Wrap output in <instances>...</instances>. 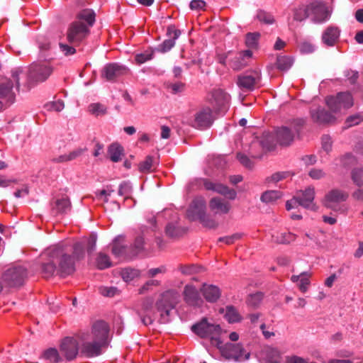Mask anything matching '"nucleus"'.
<instances>
[{"mask_svg":"<svg viewBox=\"0 0 363 363\" xmlns=\"http://www.w3.org/2000/svg\"><path fill=\"white\" fill-rule=\"evenodd\" d=\"M48 259L41 264V273L48 279L55 274L66 277L75 271V263L72 255L62 246L57 245L48 250Z\"/></svg>","mask_w":363,"mask_h":363,"instance_id":"obj_1","label":"nucleus"},{"mask_svg":"<svg viewBox=\"0 0 363 363\" xmlns=\"http://www.w3.org/2000/svg\"><path fill=\"white\" fill-rule=\"evenodd\" d=\"M96 14L92 9L81 10L76 19L70 23L66 30V39L69 44L79 45L90 34V28L96 21Z\"/></svg>","mask_w":363,"mask_h":363,"instance_id":"obj_2","label":"nucleus"},{"mask_svg":"<svg viewBox=\"0 0 363 363\" xmlns=\"http://www.w3.org/2000/svg\"><path fill=\"white\" fill-rule=\"evenodd\" d=\"M20 70L12 72L11 78L4 77L0 80V111L9 108L16 101V94L13 91L14 84L16 89H19Z\"/></svg>","mask_w":363,"mask_h":363,"instance_id":"obj_3","label":"nucleus"},{"mask_svg":"<svg viewBox=\"0 0 363 363\" xmlns=\"http://www.w3.org/2000/svg\"><path fill=\"white\" fill-rule=\"evenodd\" d=\"M191 330L201 338L210 339L211 343L217 347H219V345L222 343L220 339L222 331L220 325L210 323L206 318L193 325Z\"/></svg>","mask_w":363,"mask_h":363,"instance_id":"obj_4","label":"nucleus"},{"mask_svg":"<svg viewBox=\"0 0 363 363\" xmlns=\"http://www.w3.org/2000/svg\"><path fill=\"white\" fill-rule=\"evenodd\" d=\"M179 294L175 290H168L162 293L156 302V308L160 313V322H169L168 316L170 311L175 308L179 301Z\"/></svg>","mask_w":363,"mask_h":363,"instance_id":"obj_5","label":"nucleus"},{"mask_svg":"<svg viewBox=\"0 0 363 363\" xmlns=\"http://www.w3.org/2000/svg\"><path fill=\"white\" fill-rule=\"evenodd\" d=\"M28 277L26 268L23 266H12L8 268L2 274V281L8 287H20L25 283Z\"/></svg>","mask_w":363,"mask_h":363,"instance_id":"obj_6","label":"nucleus"},{"mask_svg":"<svg viewBox=\"0 0 363 363\" xmlns=\"http://www.w3.org/2000/svg\"><path fill=\"white\" fill-rule=\"evenodd\" d=\"M326 104L334 113H342L351 108L354 104L353 97L348 91L340 92L335 96L326 99Z\"/></svg>","mask_w":363,"mask_h":363,"instance_id":"obj_7","label":"nucleus"},{"mask_svg":"<svg viewBox=\"0 0 363 363\" xmlns=\"http://www.w3.org/2000/svg\"><path fill=\"white\" fill-rule=\"evenodd\" d=\"M347 198V193L335 189L325 194L323 203L328 208L336 212L344 213L346 211V208L342 203L345 201Z\"/></svg>","mask_w":363,"mask_h":363,"instance_id":"obj_8","label":"nucleus"},{"mask_svg":"<svg viewBox=\"0 0 363 363\" xmlns=\"http://www.w3.org/2000/svg\"><path fill=\"white\" fill-rule=\"evenodd\" d=\"M262 78L259 69L248 70L237 77L238 86L244 91H252L260 83Z\"/></svg>","mask_w":363,"mask_h":363,"instance_id":"obj_9","label":"nucleus"},{"mask_svg":"<svg viewBox=\"0 0 363 363\" xmlns=\"http://www.w3.org/2000/svg\"><path fill=\"white\" fill-rule=\"evenodd\" d=\"M213 122L212 110L209 107H203L197 111L189 124L194 128L203 130L209 128Z\"/></svg>","mask_w":363,"mask_h":363,"instance_id":"obj_10","label":"nucleus"},{"mask_svg":"<svg viewBox=\"0 0 363 363\" xmlns=\"http://www.w3.org/2000/svg\"><path fill=\"white\" fill-rule=\"evenodd\" d=\"M52 72V67L48 63H35L29 67L28 80L30 82H43L49 77Z\"/></svg>","mask_w":363,"mask_h":363,"instance_id":"obj_11","label":"nucleus"},{"mask_svg":"<svg viewBox=\"0 0 363 363\" xmlns=\"http://www.w3.org/2000/svg\"><path fill=\"white\" fill-rule=\"evenodd\" d=\"M220 350L221 354L227 359H233L239 361L244 355V359L250 358V353L245 352L242 345L240 343H226L224 346L221 347L220 345L218 347Z\"/></svg>","mask_w":363,"mask_h":363,"instance_id":"obj_12","label":"nucleus"},{"mask_svg":"<svg viewBox=\"0 0 363 363\" xmlns=\"http://www.w3.org/2000/svg\"><path fill=\"white\" fill-rule=\"evenodd\" d=\"M206 203L202 196L196 197L191 203L186 216L191 220H199L206 213Z\"/></svg>","mask_w":363,"mask_h":363,"instance_id":"obj_13","label":"nucleus"},{"mask_svg":"<svg viewBox=\"0 0 363 363\" xmlns=\"http://www.w3.org/2000/svg\"><path fill=\"white\" fill-rule=\"evenodd\" d=\"M308 6L309 16L314 23H323L329 18V11L323 3L315 1Z\"/></svg>","mask_w":363,"mask_h":363,"instance_id":"obj_14","label":"nucleus"},{"mask_svg":"<svg viewBox=\"0 0 363 363\" xmlns=\"http://www.w3.org/2000/svg\"><path fill=\"white\" fill-rule=\"evenodd\" d=\"M295 196L296 201H298V205L313 211H317L318 207L313 202L315 198V189L313 187L309 186L304 191H300Z\"/></svg>","mask_w":363,"mask_h":363,"instance_id":"obj_15","label":"nucleus"},{"mask_svg":"<svg viewBox=\"0 0 363 363\" xmlns=\"http://www.w3.org/2000/svg\"><path fill=\"white\" fill-rule=\"evenodd\" d=\"M60 352L67 360L71 361L76 358L79 353V344L73 337H65L60 345Z\"/></svg>","mask_w":363,"mask_h":363,"instance_id":"obj_16","label":"nucleus"},{"mask_svg":"<svg viewBox=\"0 0 363 363\" xmlns=\"http://www.w3.org/2000/svg\"><path fill=\"white\" fill-rule=\"evenodd\" d=\"M127 68L117 63H109L104 66L101 77L109 82L115 81L118 77L127 73Z\"/></svg>","mask_w":363,"mask_h":363,"instance_id":"obj_17","label":"nucleus"},{"mask_svg":"<svg viewBox=\"0 0 363 363\" xmlns=\"http://www.w3.org/2000/svg\"><path fill=\"white\" fill-rule=\"evenodd\" d=\"M96 340L84 342L80 346V354L86 358H93L102 354V349L106 347Z\"/></svg>","mask_w":363,"mask_h":363,"instance_id":"obj_18","label":"nucleus"},{"mask_svg":"<svg viewBox=\"0 0 363 363\" xmlns=\"http://www.w3.org/2000/svg\"><path fill=\"white\" fill-rule=\"evenodd\" d=\"M109 333V327L108 324L102 320L96 321L92 327V334L94 340H96L106 347L108 346V337Z\"/></svg>","mask_w":363,"mask_h":363,"instance_id":"obj_19","label":"nucleus"},{"mask_svg":"<svg viewBox=\"0 0 363 363\" xmlns=\"http://www.w3.org/2000/svg\"><path fill=\"white\" fill-rule=\"evenodd\" d=\"M310 116L313 122L319 124L329 123L334 120V117L320 106L311 107Z\"/></svg>","mask_w":363,"mask_h":363,"instance_id":"obj_20","label":"nucleus"},{"mask_svg":"<svg viewBox=\"0 0 363 363\" xmlns=\"http://www.w3.org/2000/svg\"><path fill=\"white\" fill-rule=\"evenodd\" d=\"M230 96L222 89H216L212 92V104L218 111L226 112Z\"/></svg>","mask_w":363,"mask_h":363,"instance_id":"obj_21","label":"nucleus"},{"mask_svg":"<svg viewBox=\"0 0 363 363\" xmlns=\"http://www.w3.org/2000/svg\"><path fill=\"white\" fill-rule=\"evenodd\" d=\"M184 300L189 306H197L203 301L199 293L193 285H186L183 291Z\"/></svg>","mask_w":363,"mask_h":363,"instance_id":"obj_22","label":"nucleus"},{"mask_svg":"<svg viewBox=\"0 0 363 363\" xmlns=\"http://www.w3.org/2000/svg\"><path fill=\"white\" fill-rule=\"evenodd\" d=\"M340 30L335 26H328L322 34V41L327 46H334L339 40Z\"/></svg>","mask_w":363,"mask_h":363,"instance_id":"obj_23","label":"nucleus"},{"mask_svg":"<svg viewBox=\"0 0 363 363\" xmlns=\"http://www.w3.org/2000/svg\"><path fill=\"white\" fill-rule=\"evenodd\" d=\"M252 51L247 50L238 53L231 60L230 67L234 70H240L248 64V60L252 57Z\"/></svg>","mask_w":363,"mask_h":363,"instance_id":"obj_24","label":"nucleus"},{"mask_svg":"<svg viewBox=\"0 0 363 363\" xmlns=\"http://www.w3.org/2000/svg\"><path fill=\"white\" fill-rule=\"evenodd\" d=\"M180 34L181 31L179 30H177L173 27H168L167 35L170 38L165 40L159 45L157 48L158 51L164 53L170 50L174 46L175 40L179 38Z\"/></svg>","mask_w":363,"mask_h":363,"instance_id":"obj_25","label":"nucleus"},{"mask_svg":"<svg viewBox=\"0 0 363 363\" xmlns=\"http://www.w3.org/2000/svg\"><path fill=\"white\" fill-rule=\"evenodd\" d=\"M209 208L215 214H226L230 209V204L221 198L214 197L209 201Z\"/></svg>","mask_w":363,"mask_h":363,"instance_id":"obj_26","label":"nucleus"},{"mask_svg":"<svg viewBox=\"0 0 363 363\" xmlns=\"http://www.w3.org/2000/svg\"><path fill=\"white\" fill-rule=\"evenodd\" d=\"M277 143L281 146L289 145L294 138V133L287 127L283 126L276 131Z\"/></svg>","mask_w":363,"mask_h":363,"instance_id":"obj_27","label":"nucleus"},{"mask_svg":"<svg viewBox=\"0 0 363 363\" xmlns=\"http://www.w3.org/2000/svg\"><path fill=\"white\" fill-rule=\"evenodd\" d=\"M201 291L204 298L211 303L217 301L221 294L220 289L212 284H203Z\"/></svg>","mask_w":363,"mask_h":363,"instance_id":"obj_28","label":"nucleus"},{"mask_svg":"<svg viewBox=\"0 0 363 363\" xmlns=\"http://www.w3.org/2000/svg\"><path fill=\"white\" fill-rule=\"evenodd\" d=\"M72 205L68 198L57 199L52 204V212L53 214L62 215L66 214L71 211Z\"/></svg>","mask_w":363,"mask_h":363,"instance_id":"obj_29","label":"nucleus"},{"mask_svg":"<svg viewBox=\"0 0 363 363\" xmlns=\"http://www.w3.org/2000/svg\"><path fill=\"white\" fill-rule=\"evenodd\" d=\"M256 145H261L264 150H272L275 147L274 137L269 133H264L260 138H257L256 140L252 143V146Z\"/></svg>","mask_w":363,"mask_h":363,"instance_id":"obj_30","label":"nucleus"},{"mask_svg":"<svg viewBox=\"0 0 363 363\" xmlns=\"http://www.w3.org/2000/svg\"><path fill=\"white\" fill-rule=\"evenodd\" d=\"M296 235L290 232H277L272 235V240L277 244L288 245L294 242Z\"/></svg>","mask_w":363,"mask_h":363,"instance_id":"obj_31","label":"nucleus"},{"mask_svg":"<svg viewBox=\"0 0 363 363\" xmlns=\"http://www.w3.org/2000/svg\"><path fill=\"white\" fill-rule=\"evenodd\" d=\"M108 153L112 162H118L123 155V147L118 143H112L108 146Z\"/></svg>","mask_w":363,"mask_h":363,"instance_id":"obj_32","label":"nucleus"},{"mask_svg":"<svg viewBox=\"0 0 363 363\" xmlns=\"http://www.w3.org/2000/svg\"><path fill=\"white\" fill-rule=\"evenodd\" d=\"M266 363H279L281 359L279 351L273 347H267L263 350Z\"/></svg>","mask_w":363,"mask_h":363,"instance_id":"obj_33","label":"nucleus"},{"mask_svg":"<svg viewBox=\"0 0 363 363\" xmlns=\"http://www.w3.org/2000/svg\"><path fill=\"white\" fill-rule=\"evenodd\" d=\"M157 168V164L154 162V157L147 155L143 161L139 163L138 169L141 173H150L154 172Z\"/></svg>","mask_w":363,"mask_h":363,"instance_id":"obj_34","label":"nucleus"},{"mask_svg":"<svg viewBox=\"0 0 363 363\" xmlns=\"http://www.w3.org/2000/svg\"><path fill=\"white\" fill-rule=\"evenodd\" d=\"M214 191L230 200H234L237 196V193L234 189H230L227 186L220 183H216Z\"/></svg>","mask_w":363,"mask_h":363,"instance_id":"obj_35","label":"nucleus"},{"mask_svg":"<svg viewBox=\"0 0 363 363\" xmlns=\"http://www.w3.org/2000/svg\"><path fill=\"white\" fill-rule=\"evenodd\" d=\"M293 65V59L286 55H279L277 59V67L280 71H286Z\"/></svg>","mask_w":363,"mask_h":363,"instance_id":"obj_36","label":"nucleus"},{"mask_svg":"<svg viewBox=\"0 0 363 363\" xmlns=\"http://www.w3.org/2000/svg\"><path fill=\"white\" fill-rule=\"evenodd\" d=\"M124 241V237L119 235L115 238L112 247V253L116 256L120 257L125 253V247L122 245L121 242Z\"/></svg>","mask_w":363,"mask_h":363,"instance_id":"obj_37","label":"nucleus"},{"mask_svg":"<svg viewBox=\"0 0 363 363\" xmlns=\"http://www.w3.org/2000/svg\"><path fill=\"white\" fill-rule=\"evenodd\" d=\"M166 234L170 238H178L185 233V229L180 226H177L173 223H169L165 228Z\"/></svg>","mask_w":363,"mask_h":363,"instance_id":"obj_38","label":"nucleus"},{"mask_svg":"<svg viewBox=\"0 0 363 363\" xmlns=\"http://www.w3.org/2000/svg\"><path fill=\"white\" fill-rule=\"evenodd\" d=\"M350 176L355 185L359 187L363 186V167L352 169Z\"/></svg>","mask_w":363,"mask_h":363,"instance_id":"obj_39","label":"nucleus"},{"mask_svg":"<svg viewBox=\"0 0 363 363\" xmlns=\"http://www.w3.org/2000/svg\"><path fill=\"white\" fill-rule=\"evenodd\" d=\"M96 264L98 269L102 270L111 267L110 257L105 253L99 252L96 259Z\"/></svg>","mask_w":363,"mask_h":363,"instance_id":"obj_40","label":"nucleus"},{"mask_svg":"<svg viewBox=\"0 0 363 363\" xmlns=\"http://www.w3.org/2000/svg\"><path fill=\"white\" fill-rule=\"evenodd\" d=\"M282 196V193L279 191L270 190L264 192L261 196V201L265 203L273 202Z\"/></svg>","mask_w":363,"mask_h":363,"instance_id":"obj_41","label":"nucleus"},{"mask_svg":"<svg viewBox=\"0 0 363 363\" xmlns=\"http://www.w3.org/2000/svg\"><path fill=\"white\" fill-rule=\"evenodd\" d=\"M84 245L82 242H76L73 245L72 258L75 261H79L84 258Z\"/></svg>","mask_w":363,"mask_h":363,"instance_id":"obj_42","label":"nucleus"},{"mask_svg":"<svg viewBox=\"0 0 363 363\" xmlns=\"http://www.w3.org/2000/svg\"><path fill=\"white\" fill-rule=\"evenodd\" d=\"M301 279L298 287L302 293H306L310 285L309 278L311 277V274L308 272H302L300 274Z\"/></svg>","mask_w":363,"mask_h":363,"instance_id":"obj_43","label":"nucleus"},{"mask_svg":"<svg viewBox=\"0 0 363 363\" xmlns=\"http://www.w3.org/2000/svg\"><path fill=\"white\" fill-rule=\"evenodd\" d=\"M310 17L308 6H302L294 11V19L297 21H302Z\"/></svg>","mask_w":363,"mask_h":363,"instance_id":"obj_44","label":"nucleus"},{"mask_svg":"<svg viewBox=\"0 0 363 363\" xmlns=\"http://www.w3.org/2000/svg\"><path fill=\"white\" fill-rule=\"evenodd\" d=\"M225 318L229 323H235L240 320V316L238 311L233 306H227Z\"/></svg>","mask_w":363,"mask_h":363,"instance_id":"obj_45","label":"nucleus"},{"mask_svg":"<svg viewBox=\"0 0 363 363\" xmlns=\"http://www.w3.org/2000/svg\"><path fill=\"white\" fill-rule=\"evenodd\" d=\"M140 272L138 269L126 268L122 270L121 277L125 282H128L138 277Z\"/></svg>","mask_w":363,"mask_h":363,"instance_id":"obj_46","label":"nucleus"},{"mask_svg":"<svg viewBox=\"0 0 363 363\" xmlns=\"http://www.w3.org/2000/svg\"><path fill=\"white\" fill-rule=\"evenodd\" d=\"M178 269L182 274L184 275H191L195 273H199L201 271L202 268L194 264L191 265H182L180 264L178 267Z\"/></svg>","mask_w":363,"mask_h":363,"instance_id":"obj_47","label":"nucleus"},{"mask_svg":"<svg viewBox=\"0 0 363 363\" xmlns=\"http://www.w3.org/2000/svg\"><path fill=\"white\" fill-rule=\"evenodd\" d=\"M89 111L93 115L98 116L106 114L107 108L104 105L101 104L94 103L89 106Z\"/></svg>","mask_w":363,"mask_h":363,"instance_id":"obj_48","label":"nucleus"},{"mask_svg":"<svg viewBox=\"0 0 363 363\" xmlns=\"http://www.w3.org/2000/svg\"><path fill=\"white\" fill-rule=\"evenodd\" d=\"M260 34L259 33H249L246 35L245 43L250 48H256Z\"/></svg>","mask_w":363,"mask_h":363,"instance_id":"obj_49","label":"nucleus"},{"mask_svg":"<svg viewBox=\"0 0 363 363\" xmlns=\"http://www.w3.org/2000/svg\"><path fill=\"white\" fill-rule=\"evenodd\" d=\"M145 240L143 236L136 237L132 248V255L136 256L144 250Z\"/></svg>","mask_w":363,"mask_h":363,"instance_id":"obj_50","label":"nucleus"},{"mask_svg":"<svg viewBox=\"0 0 363 363\" xmlns=\"http://www.w3.org/2000/svg\"><path fill=\"white\" fill-rule=\"evenodd\" d=\"M154 52L152 50H145L143 53L137 54L135 56V60L137 64L141 65L145 63V62L151 60L153 57Z\"/></svg>","mask_w":363,"mask_h":363,"instance_id":"obj_51","label":"nucleus"},{"mask_svg":"<svg viewBox=\"0 0 363 363\" xmlns=\"http://www.w3.org/2000/svg\"><path fill=\"white\" fill-rule=\"evenodd\" d=\"M44 357L51 362L57 363L61 360L59 352L56 349L50 348L44 352Z\"/></svg>","mask_w":363,"mask_h":363,"instance_id":"obj_52","label":"nucleus"},{"mask_svg":"<svg viewBox=\"0 0 363 363\" xmlns=\"http://www.w3.org/2000/svg\"><path fill=\"white\" fill-rule=\"evenodd\" d=\"M263 298V294L261 292H257L249 295L247 303L249 306L252 307H257Z\"/></svg>","mask_w":363,"mask_h":363,"instance_id":"obj_53","label":"nucleus"},{"mask_svg":"<svg viewBox=\"0 0 363 363\" xmlns=\"http://www.w3.org/2000/svg\"><path fill=\"white\" fill-rule=\"evenodd\" d=\"M243 236L242 233H236L229 236L218 238V242H224L227 245H232L235 241L240 240Z\"/></svg>","mask_w":363,"mask_h":363,"instance_id":"obj_54","label":"nucleus"},{"mask_svg":"<svg viewBox=\"0 0 363 363\" xmlns=\"http://www.w3.org/2000/svg\"><path fill=\"white\" fill-rule=\"evenodd\" d=\"M290 175L289 172H278L273 174L271 177L267 179L268 182L277 183L284 179H286Z\"/></svg>","mask_w":363,"mask_h":363,"instance_id":"obj_55","label":"nucleus"},{"mask_svg":"<svg viewBox=\"0 0 363 363\" xmlns=\"http://www.w3.org/2000/svg\"><path fill=\"white\" fill-rule=\"evenodd\" d=\"M257 17L259 21L266 24H272L274 21V17L270 13L263 11H259Z\"/></svg>","mask_w":363,"mask_h":363,"instance_id":"obj_56","label":"nucleus"},{"mask_svg":"<svg viewBox=\"0 0 363 363\" xmlns=\"http://www.w3.org/2000/svg\"><path fill=\"white\" fill-rule=\"evenodd\" d=\"M199 220L206 228H211V229H215L218 226V223L215 221V220L211 218L206 214H205L204 216L201 218Z\"/></svg>","mask_w":363,"mask_h":363,"instance_id":"obj_57","label":"nucleus"},{"mask_svg":"<svg viewBox=\"0 0 363 363\" xmlns=\"http://www.w3.org/2000/svg\"><path fill=\"white\" fill-rule=\"evenodd\" d=\"M60 50L65 56L74 55L76 52L75 46L72 44L60 43Z\"/></svg>","mask_w":363,"mask_h":363,"instance_id":"obj_58","label":"nucleus"},{"mask_svg":"<svg viewBox=\"0 0 363 363\" xmlns=\"http://www.w3.org/2000/svg\"><path fill=\"white\" fill-rule=\"evenodd\" d=\"M160 284V281L155 279L148 280L141 286L139 289L140 294H145V292L151 290L154 286H158Z\"/></svg>","mask_w":363,"mask_h":363,"instance_id":"obj_59","label":"nucleus"},{"mask_svg":"<svg viewBox=\"0 0 363 363\" xmlns=\"http://www.w3.org/2000/svg\"><path fill=\"white\" fill-rule=\"evenodd\" d=\"M64 102L60 100L46 104V108L48 111H60L64 108Z\"/></svg>","mask_w":363,"mask_h":363,"instance_id":"obj_60","label":"nucleus"},{"mask_svg":"<svg viewBox=\"0 0 363 363\" xmlns=\"http://www.w3.org/2000/svg\"><path fill=\"white\" fill-rule=\"evenodd\" d=\"M96 235L95 234H91L87 240L86 250L88 254L92 253L96 246Z\"/></svg>","mask_w":363,"mask_h":363,"instance_id":"obj_61","label":"nucleus"},{"mask_svg":"<svg viewBox=\"0 0 363 363\" xmlns=\"http://www.w3.org/2000/svg\"><path fill=\"white\" fill-rule=\"evenodd\" d=\"M340 161L342 166L349 167L355 163V158L352 155L347 153L340 157Z\"/></svg>","mask_w":363,"mask_h":363,"instance_id":"obj_62","label":"nucleus"},{"mask_svg":"<svg viewBox=\"0 0 363 363\" xmlns=\"http://www.w3.org/2000/svg\"><path fill=\"white\" fill-rule=\"evenodd\" d=\"M237 158L240 162L245 167L249 169L252 167L253 163L247 155L239 152L237 154Z\"/></svg>","mask_w":363,"mask_h":363,"instance_id":"obj_63","label":"nucleus"},{"mask_svg":"<svg viewBox=\"0 0 363 363\" xmlns=\"http://www.w3.org/2000/svg\"><path fill=\"white\" fill-rule=\"evenodd\" d=\"M285 363H316L315 362H309L308 360L303 359V357L291 355L286 356L285 359Z\"/></svg>","mask_w":363,"mask_h":363,"instance_id":"obj_64","label":"nucleus"}]
</instances>
